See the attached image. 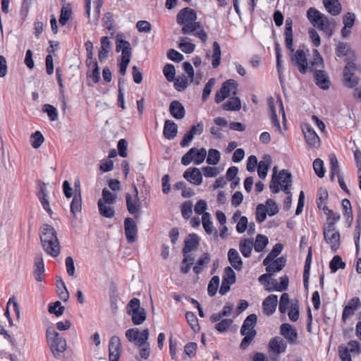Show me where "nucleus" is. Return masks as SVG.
Returning a JSON list of instances; mask_svg holds the SVG:
<instances>
[{"label": "nucleus", "mask_w": 361, "mask_h": 361, "mask_svg": "<svg viewBox=\"0 0 361 361\" xmlns=\"http://www.w3.org/2000/svg\"><path fill=\"white\" fill-rule=\"evenodd\" d=\"M40 240L44 251L52 257L60 253V245L53 226L44 224L40 228Z\"/></svg>", "instance_id": "obj_1"}, {"label": "nucleus", "mask_w": 361, "mask_h": 361, "mask_svg": "<svg viewBox=\"0 0 361 361\" xmlns=\"http://www.w3.org/2000/svg\"><path fill=\"white\" fill-rule=\"evenodd\" d=\"M307 17L314 27L325 32L329 37L333 35L335 27L334 20H329L326 16L312 7L307 10Z\"/></svg>", "instance_id": "obj_2"}, {"label": "nucleus", "mask_w": 361, "mask_h": 361, "mask_svg": "<svg viewBox=\"0 0 361 361\" xmlns=\"http://www.w3.org/2000/svg\"><path fill=\"white\" fill-rule=\"evenodd\" d=\"M122 35L118 34L116 39V51H121V60L119 61V73L124 75L126 73L127 67L130 61L132 55V48L130 43L123 39L120 38Z\"/></svg>", "instance_id": "obj_3"}, {"label": "nucleus", "mask_w": 361, "mask_h": 361, "mask_svg": "<svg viewBox=\"0 0 361 361\" xmlns=\"http://www.w3.org/2000/svg\"><path fill=\"white\" fill-rule=\"evenodd\" d=\"M46 336L47 343L55 357L66 349V341L52 326L47 329Z\"/></svg>", "instance_id": "obj_4"}, {"label": "nucleus", "mask_w": 361, "mask_h": 361, "mask_svg": "<svg viewBox=\"0 0 361 361\" xmlns=\"http://www.w3.org/2000/svg\"><path fill=\"white\" fill-rule=\"evenodd\" d=\"M206 157L207 150L205 148L192 147L182 157L181 164L184 166H188L193 161L195 165H200L204 162Z\"/></svg>", "instance_id": "obj_5"}, {"label": "nucleus", "mask_w": 361, "mask_h": 361, "mask_svg": "<svg viewBox=\"0 0 361 361\" xmlns=\"http://www.w3.org/2000/svg\"><path fill=\"white\" fill-rule=\"evenodd\" d=\"M237 82L233 79L228 80L222 84L221 88L216 92L214 98L215 102L219 104L227 98L231 92L235 95L237 94Z\"/></svg>", "instance_id": "obj_6"}, {"label": "nucleus", "mask_w": 361, "mask_h": 361, "mask_svg": "<svg viewBox=\"0 0 361 361\" xmlns=\"http://www.w3.org/2000/svg\"><path fill=\"white\" fill-rule=\"evenodd\" d=\"M290 59L292 64L298 67L301 74H305L308 71H310L307 54L304 50L298 49L293 52L290 51Z\"/></svg>", "instance_id": "obj_7"}, {"label": "nucleus", "mask_w": 361, "mask_h": 361, "mask_svg": "<svg viewBox=\"0 0 361 361\" xmlns=\"http://www.w3.org/2000/svg\"><path fill=\"white\" fill-rule=\"evenodd\" d=\"M323 235L324 241L331 245L333 252H336L341 245V234L337 228H324Z\"/></svg>", "instance_id": "obj_8"}, {"label": "nucleus", "mask_w": 361, "mask_h": 361, "mask_svg": "<svg viewBox=\"0 0 361 361\" xmlns=\"http://www.w3.org/2000/svg\"><path fill=\"white\" fill-rule=\"evenodd\" d=\"M149 329H145L140 332L137 328H132L126 331V336L130 342H136L138 346L145 345L149 338Z\"/></svg>", "instance_id": "obj_9"}, {"label": "nucleus", "mask_w": 361, "mask_h": 361, "mask_svg": "<svg viewBox=\"0 0 361 361\" xmlns=\"http://www.w3.org/2000/svg\"><path fill=\"white\" fill-rule=\"evenodd\" d=\"M133 190L134 201H133L132 196L129 193L126 195V202L128 212L131 214H135L140 211L141 201L139 197V192L135 184L132 185Z\"/></svg>", "instance_id": "obj_10"}, {"label": "nucleus", "mask_w": 361, "mask_h": 361, "mask_svg": "<svg viewBox=\"0 0 361 361\" xmlns=\"http://www.w3.org/2000/svg\"><path fill=\"white\" fill-rule=\"evenodd\" d=\"M356 69V65L353 61H348L343 69V83L349 88L355 87L359 83V78L351 71Z\"/></svg>", "instance_id": "obj_11"}, {"label": "nucleus", "mask_w": 361, "mask_h": 361, "mask_svg": "<svg viewBox=\"0 0 361 361\" xmlns=\"http://www.w3.org/2000/svg\"><path fill=\"white\" fill-rule=\"evenodd\" d=\"M302 130L304 134L305 142L310 147L319 146V137L314 128L308 123L302 126Z\"/></svg>", "instance_id": "obj_12"}, {"label": "nucleus", "mask_w": 361, "mask_h": 361, "mask_svg": "<svg viewBox=\"0 0 361 361\" xmlns=\"http://www.w3.org/2000/svg\"><path fill=\"white\" fill-rule=\"evenodd\" d=\"M121 343L118 336L111 337L109 343V359L118 361L121 356Z\"/></svg>", "instance_id": "obj_13"}, {"label": "nucleus", "mask_w": 361, "mask_h": 361, "mask_svg": "<svg viewBox=\"0 0 361 361\" xmlns=\"http://www.w3.org/2000/svg\"><path fill=\"white\" fill-rule=\"evenodd\" d=\"M196 12L189 7H185L181 9L176 16L177 23L179 25H185L192 21L197 20Z\"/></svg>", "instance_id": "obj_14"}, {"label": "nucleus", "mask_w": 361, "mask_h": 361, "mask_svg": "<svg viewBox=\"0 0 361 361\" xmlns=\"http://www.w3.org/2000/svg\"><path fill=\"white\" fill-rule=\"evenodd\" d=\"M124 229L126 238L128 242H135L137 234V227L135 221L132 218L127 217L125 219Z\"/></svg>", "instance_id": "obj_15"}, {"label": "nucleus", "mask_w": 361, "mask_h": 361, "mask_svg": "<svg viewBox=\"0 0 361 361\" xmlns=\"http://www.w3.org/2000/svg\"><path fill=\"white\" fill-rule=\"evenodd\" d=\"M183 178L195 185L202 183V174L198 168L190 167L183 174Z\"/></svg>", "instance_id": "obj_16"}, {"label": "nucleus", "mask_w": 361, "mask_h": 361, "mask_svg": "<svg viewBox=\"0 0 361 361\" xmlns=\"http://www.w3.org/2000/svg\"><path fill=\"white\" fill-rule=\"evenodd\" d=\"M361 307V301L358 297L351 298L348 304L344 307L342 312V321L345 320L351 315L355 314V310Z\"/></svg>", "instance_id": "obj_17"}, {"label": "nucleus", "mask_w": 361, "mask_h": 361, "mask_svg": "<svg viewBox=\"0 0 361 361\" xmlns=\"http://www.w3.org/2000/svg\"><path fill=\"white\" fill-rule=\"evenodd\" d=\"M285 44L286 47L290 52L294 51L293 48V20L290 18H287L285 23Z\"/></svg>", "instance_id": "obj_18"}, {"label": "nucleus", "mask_w": 361, "mask_h": 361, "mask_svg": "<svg viewBox=\"0 0 361 361\" xmlns=\"http://www.w3.org/2000/svg\"><path fill=\"white\" fill-rule=\"evenodd\" d=\"M287 348L286 342L280 336H275L269 343V351L279 355L286 352Z\"/></svg>", "instance_id": "obj_19"}, {"label": "nucleus", "mask_w": 361, "mask_h": 361, "mask_svg": "<svg viewBox=\"0 0 361 361\" xmlns=\"http://www.w3.org/2000/svg\"><path fill=\"white\" fill-rule=\"evenodd\" d=\"M280 334L287 339L289 343L293 344L296 343L298 332L290 324H282L280 326Z\"/></svg>", "instance_id": "obj_20"}, {"label": "nucleus", "mask_w": 361, "mask_h": 361, "mask_svg": "<svg viewBox=\"0 0 361 361\" xmlns=\"http://www.w3.org/2000/svg\"><path fill=\"white\" fill-rule=\"evenodd\" d=\"M39 190L37 193V196L42 205L43 209L48 212L49 215L53 213L50 208L49 202L48 200V191L46 188V183L39 181Z\"/></svg>", "instance_id": "obj_21"}, {"label": "nucleus", "mask_w": 361, "mask_h": 361, "mask_svg": "<svg viewBox=\"0 0 361 361\" xmlns=\"http://www.w3.org/2000/svg\"><path fill=\"white\" fill-rule=\"evenodd\" d=\"M315 84L321 89L326 90L330 87L331 82L326 71L322 70L314 71Z\"/></svg>", "instance_id": "obj_22"}, {"label": "nucleus", "mask_w": 361, "mask_h": 361, "mask_svg": "<svg viewBox=\"0 0 361 361\" xmlns=\"http://www.w3.org/2000/svg\"><path fill=\"white\" fill-rule=\"evenodd\" d=\"M278 304V297L276 295H269L262 302V309L265 314L270 316L273 314L276 309Z\"/></svg>", "instance_id": "obj_23"}, {"label": "nucleus", "mask_w": 361, "mask_h": 361, "mask_svg": "<svg viewBox=\"0 0 361 361\" xmlns=\"http://www.w3.org/2000/svg\"><path fill=\"white\" fill-rule=\"evenodd\" d=\"M200 245V238L195 233L189 234L184 240V247L183 253H190L192 250L197 249Z\"/></svg>", "instance_id": "obj_24"}, {"label": "nucleus", "mask_w": 361, "mask_h": 361, "mask_svg": "<svg viewBox=\"0 0 361 361\" xmlns=\"http://www.w3.org/2000/svg\"><path fill=\"white\" fill-rule=\"evenodd\" d=\"M169 112L176 119L180 120L185 115V110L183 105L178 100H173L170 103Z\"/></svg>", "instance_id": "obj_25"}, {"label": "nucleus", "mask_w": 361, "mask_h": 361, "mask_svg": "<svg viewBox=\"0 0 361 361\" xmlns=\"http://www.w3.org/2000/svg\"><path fill=\"white\" fill-rule=\"evenodd\" d=\"M44 273V264L41 254L37 255L35 258V266L33 275L37 281H42Z\"/></svg>", "instance_id": "obj_26"}, {"label": "nucleus", "mask_w": 361, "mask_h": 361, "mask_svg": "<svg viewBox=\"0 0 361 361\" xmlns=\"http://www.w3.org/2000/svg\"><path fill=\"white\" fill-rule=\"evenodd\" d=\"M178 133V126L171 120H166L164 122L163 134L166 139L172 140Z\"/></svg>", "instance_id": "obj_27"}, {"label": "nucleus", "mask_w": 361, "mask_h": 361, "mask_svg": "<svg viewBox=\"0 0 361 361\" xmlns=\"http://www.w3.org/2000/svg\"><path fill=\"white\" fill-rule=\"evenodd\" d=\"M257 322V316L255 314H249L243 322L240 328V334L244 335L247 331H256L255 327Z\"/></svg>", "instance_id": "obj_28"}, {"label": "nucleus", "mask_w": 361, "mask_h": 361, "mask_svg": "<svg viewBox=\"0 0 361 361\" xmlns=\"http://www.w3.org/2000/svg\"><path fill=\"white\" fill-rule=\"evenodd\" d=\"M280 175H284L283 179L281 180V184L279 185L280 190L284 193L288 194L290 192V187L292 185V174L286 169H282L280 171Z\"/></svg>", "instance_id": "obj_29"}, {"label": "nucleus", "mask_w": 361, "mask_h": 361, "mask_svg": "<svg viewBox=\"0 0 361 361\" xmlns=\"http://www.w3.org/2000/svg\"><path fill=\"white\" fill-rule=\"evenodd\" d=\"M228 259L231 265L237 271H240L243 267V260L234 248H231L228 252Z\"/></svg>", "instance_id": "obj_30"}, {"label": "nucleus", "mask_w": 361, "mask_h": 361, "mask_svg": "<svg viewBox=\"0 0 361 361\" xmlns=\"http://www.w3.org/2000/svg\"><path fill=\"white\" fill-rule=\"evenodd\" d=\"M278 167L275 166L273 168V174L269 184V189L273 194H277L280 191L279 185L281 184V180L283 178L284 175H280V172L277 175Z\"/></svg>", "instance_id": "obj_31"}, {"label": "nucleus", "mask_w": 361, "mask_h": 361, "mask_svg": "<svg viewBox=\"0 0 361 361\" xmlns=\"http://www.w3.org/2000/svg\"><path fill=\"white\" fill-rule=\"evenodd\" d=\"M271 164V158L269 154H265L263 159L259 162L257 173L261 179H264L267 177Z\"/></svg>", "instance_id": "obj_32"}, {"label": "nucleus", "mask_w": 361, "mask_h": 361, "mask_svg": "<svg viewBox=\"0 0 361 361\" xmlns=\"http://www.w3.org/2000/svg\"><path fill=\"white\" fill-rule=\"evenodd\" d=\"M323 4L328 13L332 16L341 13L342 7L338 0H323Z\"/></svg>", "instance_id": "obj_33"}, {"label": "nucleus", "mask_w": 361, "mask_h": 361, "mask_svg": "<svg viewBox=\"0 0 361 361\" xmlns=\"http://www.w3.org/2000/svg\"><path fill=\"white\" fill-rule=\"evenodd\" d=\"M56 292L59 298L63 302L68 301L69 299V293L65 285L64 281L61 276H56Z\"/></svg>", "instance_id": "obj_34"}, {"label": "nucleus", "mask_w": 361, "mask_h": 361, "mask_svg": "<svg viewBox=\"0 0 361 361\" xmlns=\"http://www.w3.org/2000/svg\"><path fill=\"white\" fill-rule=\"evenodd\" d=\"M274 49L276 53V68L279 73V80L280 82H283V77H282V73H283V60H282V54H281V49L280 44L278 41L274 42Z\"/></svg>", "instance_id": "obj_35"}, {"label": "nucleus", "mask_w": 361, "mask_h": 361, "mask_svg": "<svg viewBox=\"0 0 361 361\" xmlns=\"http://www.w3.org/2000/svg\"><path fill=\"white\" fill-rule=\"evenodd\" d=\"M101 47L99 51L98 58L100 61L105 60L111 49V43L108 37H102L100 39Z\"/></svg>", "instance_id": "obj_36"}, {"label": "nucleus", "mask_w": 361, "mask_h": 361, "mask_svg": "<svg viewBox=\"0 0 361 361\" xmlns=\"http://www.w3.org/2000/svg\"><path fill=\"white\" fill-rule=\"evenodd\" d=\"M253 248L252 238H244L239 243V249L243 257H250Z\"/></svg>", "instance_id": "obj_37"}, {"label": "nucleus", "mask_w": 361, "mask_h": 361, "mask_svg": "<svg viewBox=\"0 0 361 361\" xmlns=\"http://www.w3.org/2000/svg\"><path fill=\"white\" fill-rule=\"evenodd\" d=\"M202 226L205 232L210 235L214 233L215 236H217V230L213 226L212 221H211L210 214L204 212L202 216Z\"/></svg>", "instance_id": "obj_38"}, {"label": "nucleus", "mask_w": 361, "mask_h": 361, "mask_svg": "<svg viewBox=\"0 0 361 361\" xmlns=\"http://www.w3.org/2000/svg\"><path fill=\"white\" fill-rule=\"evenodd\" d=\"M241 108V102L238 97H231L222 105L225 111H239Z\"/></svg>", "instance_id": "obj_39"}, {"label": "nucleus", "mask_w": 361, "mask_h": 361, "mask_svg": "<svg viewBox=\"0 0 361 361\" xmlns=\"http://www.w3.org/2000/svg\"><path fill=\"white\" fill-rule=\"evenodd\" d=\"M128 314L131 316L132 322L134 325L142 324L147 318V313L144 308L137 311L134 310V312Z\"/></svg>", "instance_id": "obj_40"}, {"label": "nucleus", "mask_w": 361, "mask_h": 361, "mask_svg": "<svg viewBox=\"0 0 361 361\" xmlns=\"http://www.w3.org/2000/svg\"><path fill=\"white\" fill-rule=\"evenodd\" d=\"M98 208L99 214L106 218H112L115 215V210L113 207L107 206L103 202L102 200L98 201Z\"/></svg>", "instance_id": "obj_41"}, {"label": "nucleus", "mask_w": 361, "mask_h": 361, "mask_svg": "<svg viewBox=\"0 0 361 361\" xmlns=\"http://www.w3.org/2000/svg\"><path fill=\"white\" fill-rule=\"evenodd\" d=\"M212 47H213V54L212 56V65L214 68H216L219 66L220 61H221V47H220L219 44L217 42H214Z\"/></svg>", "instance_id": "obj_42"}, {"label": "nucleus", "mask_w": 361, "mask_h": 361, "mask_svg": "<svg viewBox=\"0 0 361 361\" xmlns=\"http://www.w3.org/2000/svg\"><path fill=\"white\" fill-rule=\"evenodd\" d=\"M269 243L268 238L262 234H257L256 236L255 244H253L255 250L260 252L264 250Z\"/></svg>", "instance_id": "obj_43"}, {"label": "nucleus", "mask_w": 361, "mask_h": 361, "mask_svg": "<svg viewBox=\"0 0 361 361\" xmlns=\"http://www.w3.org/2000/svg\"><path fill=\"white\" fill-rule=\"evenodd\" d=\"M345 263L339 255H335L329 262V268L331 273H336L338 269H345Z\"/></svg>", "instance_id": "obj_44"}, {"label": "nucleus", "mask_w": 361, "mask_h": 361, "mask_svg": "<svg viewBox=\"0 0 361 361\" xmlns=\"http://www.w3.org/2000/svg\"><path fill=\"white\" fill-rule=\"evenodd\" d=\"M330 179L331 181L334 180L335 176L337 177L338 175H343L340 171L338 162L336 156L333 155L330 157Z\"/></svg>", "instance_id": "obj_45"}, {"label": "nucleus", "mask_w": 361, "mask_h": 361, "mask_svg": "<svg viewBox=\"0 0 361 361\" xmlns=\"http://www.w3.org/2000/svg\"><path fill=\"white\" fill-rule=\"evenodd\" d=\"M283 244L279 243L274 245L271 252L267 255L263 261V264L269 263L272 259H275L283 250Z\"/></svg>", "instance_id": "obj_46"}, {"label": "nucleus", "mask_w": 361, "mask_h": 361, "mask_svg": "<svg viewBox=\"0 0 361 361\" xmlns=\"http://www.w3.org/2000/svg\"><path fill=\"white\" fill-rule=\"evenodd\" d=\"M202 28V24L200 22L192 21L184 25L181 29L183 35L194 34L198 29Z\"/></svg>", "instance_id": "obj_47"}, {"label": "nucleus", "mask_w": 361, "mask_h": 361, "mask_svg": "<svg viewBox=\"0 0 361 361\" xmlns=\"http://www.w3.org/2000/svg\"><path fill=\"white\" fill-rule=\"evenodd\" d=\"M72 15V9L71 4H68L66 6H63L61 10V14L59 16V23L61 26L65 25Z\"/></svg>", "instance_id": "obj_48"}, {"label": "nucleus", "mask_w": 361, "mask_h": 361, "mask_svg": "<svg viewBox=\"0 0 361 361\" xmlns=\"http://www.w3.org/2000/svg\"><path fill=\"white\" fill-rule=\"evenodd\" d=\"M267 214H269V208L266 204H259L256 208V221L262 223L265 221Z\"/></svg>", "instance_id": "obj_49"}, {"label": "nucleus", "mask_w": 361, "mask_h": 361, "mask_svg": "<svg viewBox=\"0 0 361 361\" xmlns=\"http://www.w3.org/2000/svg\"><path fill=\"white\" fill-rule=\"evenodd\" d=\"M185 319L191 327V329L197 332L200 331V327L198 324V319L196 315L192 312H187L185 313Z\"/></svg>", "instance_id": "obj_50"}, {"label": "nucleus", "mask_w": 361, "mask_h": 361, "mask_svg": "<svg viewBox=\"0 0 361 361\" xmlns=\"http://www.w3.org/2000/svg\"><path fill=\"white\" fill-rule=\"evenodd\" d=\"M220 279L218 276H214L209 281L207 293L210 297H213L216 295L218 288L219 286Z\"/></svg>", "instance_id": "obj_51"}, {"label": "nucleus", "mask_w": 361, "mask_h": 361, "mask_svg": "<svg viewBox=\"0 0 361 361\" xmlns=\"http://www.w3.org/2000/svg\"><path fill=\"white\" fill-rule=\"evenodd\" d=\"M220 152L216 149H210L208 151L207 163L209 165H216L220 161Z\"/></svg>", "instance_id": "obj_52"}, {"label": "nucleus", "mask_w": 361, "mask_h": 361, "mask_svg": "<svg viewBox=\"0 0 361 361\" xmlns=\"http://www.w3.org/2000/svg\"><path fill=\"white\" fill-rule=\"evenodd\" d=\"M289 284L288 277L286 275L280 278V283L278 286L272 287V288H267L266 290L267 292H272L274 290L282 292L286 290Z\"/></svg>", "instance_id": "obj_53"}, {"label": "nucleus", "mask_w": 361, "mask_h": 361, "mask_svg": "<svg viewBox=\"0 0 361 361\" xmlns=\"http://www.w3.org/2000/svg\"><path fill=\"white\" fill-rule=\"evenodd\" d=\"M42 111L47 114L51 121H55L58 119L57 109L54 106L45 104L42 106Z\"/></svg>", "instance_id": "obj_54"}, {"label": "nucleus", "mask_w": 361, "mask_h": 361, "mask_svg": "<svg viewBox=\"0 0 361 361\" xmlns=\"http://www.w3.org/2000/svg\"><path fill=\"white\" fill-rule=\"evenodd\" d=\"M31 145L33 148H39L44 141V137L42 133L39 130L35 131L31 135Z\"/></svg>", "instance_id": "obj_55"}, {"label": "nucleus", "mask_w": 361, "mask_h": 361, "mask_svg": "<svg viewBox=\"0 0 361 361\" xmlns=\"http://www.w3.org/2000/svg\"><path fill=\"white\" fill-rule=\"evenodd\" d=\"M313 169L318 177L323 178L324 176L326 170L324 166V162L321 159L317 158L314 159L313 161Z\"/></svg>", "instance_id": "obj_56"}, {"label": "nucleus", "mask_w": 361, "mask_h": 361, "mask_svg": "<svg viewBox=\"0 0 361 361\" xmlns=\"http://www.w3.org/2000/svg\"><path fill=\"white\" fill-rule=\"evenodd\" d=\"M328 198L329 193L326 189L324 188H319L317 191V197L316 200L317 206L319 209H322L319 205L325 204Z\"/></svg>", "instance_id": "obj_57"}, {"label": "nucleus", "mask_w": 361, "mask_h": 361, "mask_svg": "<svg viewBox=\"0 0 361 361\" xmlns=\"http://www.w3.org/2000/svg\"><path fill=\"white\" fill-rule=\"evenodd\" d=\"M257 331H247L244 334L245 337L243 338L240 348L242 350H245L251 343V342L253 341L255 337L256 336Z\"/></svg>", "instance_id": "obj_58"}, {"label": "nucleus", "mask_w": 361, "mask_h": 361, "mask_svg": "<svg viewBox=\"0 0 361 361\" xmlns=\"http://www.w3.org/2000/svg\"><path fill=\"white\" fill-rule=\"evenodd\" d=\"M163 73L169 82L175 80L176 69L173 64L168 63L163 68Z\"/></svg>", "instance_id": "obj_59"}, {"label": "nucleus", "mask_w": 361, "mask_h": 361, "mask_svg": "<svg viewBox=\"0 0 361 361\" xmlns=\"http://www.w3.org/2000/svg\"><path fill=\"white\" fill-rule=\"evenodd\" d=\"M222 281L234 284L236 281V275L233 269L230 267H226L224 269Z\"/></svg>", "instance_id": "obj_60"}, {"label": "nucleus", "mask_w": 361, "mask_h": 361, "mask_svg": "<svg viewBox=\"0 0 361 361\" xmlns=\"http://www.w3.org/2000/svg\"><path fill=\"white\" fill-rule=\"evenodd\" d=\"M188 86V79L183 75L180 78H175L174 87L178 92L185 90Z\"/></svg>", "instance_id": "obj_61"}, {"label": "nucleus", "mask_w": 361, "mask_h": 361, "mask_svg": "<svg viewBox=\"0 0 361 361\" xmlns=\"http://www.w3.org/2000/svg\"><path fill=\"white\" fill-rule=\"evenodd\" d=\"M341 219L340 214L327 216L326 222L323 224L324 228H336V223Z\"/></svg>", "instance_id": "obj_62"}, {"label": "nucleus", "mask_w": 361, "mask_h": 361, "mask_svg": "<svg viewBox=\"0 0 361 361\" xmlns=\"http://www.w3.org/2000/svg\"><path fill=\"white\" fill-rule=\"evenodd\" d=\"M233 322V321L231 319H223L216 324L215 329L220 333H224L228 330Z\"/></svg>", "instance_id": "obj_63"}, {"label": "nucleus", "mask_w": 361, "mask_h": 361, "mask_svg": "<svg viewBox=\"0 0 361 361\" xmlns=\"http://www.w3.org/2000/svg\"><path fill=\"white\" fill-rule=\"evenodd\" d=\"M82 198L81 197L74 196L71 203V212L75 216L76 213L81 211Z\"/></svg>", "instance_id": "obj_64"}]
</instances>
